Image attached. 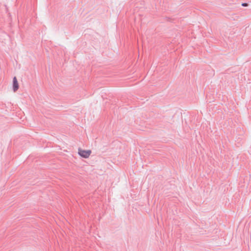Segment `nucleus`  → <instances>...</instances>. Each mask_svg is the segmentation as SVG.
<instances>
[{"mask_svg": "<svg viewBox=\"0 0 251 251\" xmlns=\"http://www.w3.org/2000/svg\"><path fill=\"white\" fill-rule=\"evenodd\" d=\"M92 153L90 150H85L81 148L78 149V154L80 156L84 158H88Z\"/></svg>", "mask_w": 251, "mask_h": 251, "instance_id": "nucleus-1", "label": "nucleus"}, {"mask_svg": "<svg viewBox=\"0 0 251 251\" xmlns=\"http://www.w3.org/2000/svg\"><path fill=\"white\" fill-rule=\"evenodd\" d=\"M19 88V84L16 77L13 78V89L14 92H16Z\"/></svg>", "mask_w": 251, "mask_h": 251, "instance_id": "nucleus-2", "label": "nucleus"}, {"mask_svg": "<svg viewBox=\"0 0 251 251\" xmlns=\"http://www.w3.org/2000/svg\"><path fill=\"white\" fill-rule=\"evenodd\" d=\"M242 5L244 6H247V3H243Z\"/></svg>", "mask_w": 251, "mask_h": 251, "instance_id": "nucleus-3", "label": "nucleus"}]
</instances>
